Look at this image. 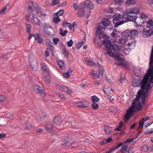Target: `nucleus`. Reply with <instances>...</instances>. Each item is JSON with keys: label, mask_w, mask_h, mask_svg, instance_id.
<instances>
[{"label": "nucleus", "mask_w": 153, "mask_h": 153, "mask_svg": "<svg viewBox=\"0 0 153 153\" xmlns=\"http://www.w3.org/2000/svg\"><path fill=\"white\" fill-rule=\"evenodd\" d=\"M145 77L146 75L144 76L142 80L137 78L133 79L132 80V84L134 86H140L142 88L141 89H140L137 93L138 96L137 99H138L142 95L143 96L142 99L144 100L146 94H148V91L150 87V84L147 78H145Z\"/></svg>", "instance_id": "nucleus-1"}, {"label": "nucleus", "mask_w": 153, "mask_h": 153, "mask_svg": "<svg viewBox=\"0 0 153 153\" xmlns=\"http://www.w3.org/2000/svg\"><path fill=\"white\" fill-rule=\"evenodd\" d=\"M105 48L107 53L110 56L113 57L116 59L115 63L116 65L125 66L126 64L123 62L124 57L122 54L117 51H121L125 55L128 54L129 48Z\"/></svg>", "instance_id": "nucleus-2"}, {"label": "nucleus", "mask_w": 153, "mask_h": 153, "mask_svg": "<svg viewBox=\"0 0 153 153\" xmlns=\"http://www.w3.org/2000/svg\"><path fill=\"white\" fill-rule=\"evenodd\" d=\"M148 94H146V96L144 99V100L143 102V100L142 99V96H141L138 99V94H137L136 98L134 100L133 102V105L131 106L133 108L135 111L136 110L140 111L142 108V106L144 105L145 103V102L146 97L147 96Z\"/></svg>", "instance_id": "nucleus-3"}, {"label": "nucleus", "mask_w": 153, "mask_h": 153, "mask_svg": "<svg viewBox=\"0 0 153 153\" xmlns=\"http://www.w3.org/2000/svg\"><path fill=\"white\" fill-rule=\"evenodd\" d=\"M149 69L146 75V77L145 78H147L150 84L153 83V63L151 64L149 63Z\"/></svg>", "instance_id": "nucleus-4"}, {"label": "nucleus", "mask_w": 153, "mask_h": 153, "mask_svg": "<svg viewBox=\"0 0 153 153\" xmlns=\"http://www.w3.org/2000/svg\"><path fill=\"white\" fill-rule=\"evenodd\" d=\"M103 27L101 26H99L97 29L96 36H99L100 39L102 38L104 39H108L110 38L109 36L106 33H103L102 31Z\"/></svg>", "instance_id": "nucleus-5"}, {"label": "nucleus", "mask_w": 153, "mask_h": 153, "mask_svg": "<svg viewBox=\"0 0 153 153\" xmlns=\"http://www.w3.org/2000/svg\"><path fill=\"white\" fill-rule=\"evenodd\" d=\"M102 43L105 48H115L117 47L116 44L115 43V41L111 42L110 40L104 39L102 41Z\"/></svg>", "instance_id": "nucleus-6"}, {"label": "nucleus", "mask_w": 153, "mask_h": 153, "mask_svg": "<svg viewBox=\"0 0 153 153\" xmlns=\"http://www.w3.org/2000/svg\"><path fill=\"white\" fill-rule=\"evenodd\" d=\"M34 91L38 95H40L42 97H45V93L43 91V88L42 87L35 85L33 87Z\"/></svg>", "instance_id": "nucleus-7"}, {"label": "nucleus", "mask_w": 153, "mask_h": 153, "mask_svg": "<svg viewBox=\"0 0 153 153\" xmlns=\"http://www.w3.org/2000/svg\"><path fill=\"white\" fill-rule=\"evenodd\" d=\"M29 57L30 66L33 69L36 70L37 67V62L36 58L32 55H29Z\"/></svg>", "instance_id": "nucleus-8"}, {"label": "nucleus", "mask_w": 153, "mask_h": 153, "mask_svg": "<svg viewBox=\"0 0 153 153\" xmlns=\"http://www.w3.org/2000/svg\"><path fill=\"white\" fill-rule=\"evenodd\" d=\"M125 33H126L128 37L132 39L136 37L138 34V31L136 30H126L124 31Z\"/></svg>", "instance_id": "nucleus-9"}, {"label": "nucleus", "mask_w": 153, "mask_h": 153, "mask_svg": "<svg viewBox=\"0 0 153 153\" xmlns=\"http://www.w3.org/2000/svg\"><path fill=\"white\" fill-rule=\"evenodd\" d=\"M104 72V69L102 68H100V69L98 70V74H97L96 72H95V71L93 69L91 70L90 74L92 75L93 78L95 79L99 78L100 75L102 77Z\"/></svg>", "instance_id": "nucleus-10"}, {"label": "nucleus", "mask_w": 153, "mask_h": 153, "mask_svg": "<svg viewBox=\"0 0 153 153\" xmlns=\"http://www.w3.org/2000/svg\"><path fill=\"white\" fill-rule=\"evenodd\" d=\"M58 89L65 92H66L70 95L72 94V91L71 89L63 85H58L57 86Z\"/></svg>", "instance_id": "nucleus-11"}, {"label": "nucleus", "mask_w": 153, "mask_h": 153, "mask_svg": "<svg viewBox=\"0 0 153 153\" xmlns=\"http://www.w3.org/2000/svg\"><path fill=\"white\" fill-rule=\"evenodd\" d=\"M136 112L131 106L128 109L126 110V113L124 115V119L126 120H128L133 114Z\"/></svg>", "instance_id": "nucleus-12"}, {"label": "nucleus", "mask_w": 153, "mask_h": 153, "mask_svg": "<svg viewBox=\"0 0 153 153\" xmlns=\"http://www.w3.org/2000/svg\"><path fill=\"white\" fill-rule=\"evenodd\" d=\"M121 15L120 14H116L113 17V23L114 25V27H117L118 26L122 25L123 21H120L117 22V21L120 20L121 18Z\"/></svg>", "instance_id": "nucleus-13"}, {"label": "nucleus", "mask_w": 153, "mask_h": 153, "mask_svg": "<svg viewBox=\"0 0 153 153\" xmlns=\"http://www.w3.org/2000/svg\"><path fill=\"white\" fill-rule=\"evenodd\" d=\"M31 16V18L33 19V22L36 25L39 26L41 25V23L40 20L37 17L34 18V15L33 13H29L25 15V17L28 19V18Z\"/></svg>", "instance_id": "nucleus-14"}, {"label": "nucleus", "mask_w": 153, "mask_h": 153, "mask_svg": "<svg viewBox=\"0 0 153 153\" xmlns=\"http://www.w3.org/2000/svg\"><path fill=\"white\" fill-rule=\"evenodd\" d=\"M152 34H153V27L148 30L145 29L143 32L142 36L145 38L148 37Z\"/></svg>", "instance_id": "nucleus-15"}, {"label": "nucleus", "mask_w": 153, "mask_h": 153, "mask_svg": "<svg viewBox=\"0 0 153 153\" xmlns=\"http://www.w3.org/2000/svg\"><path fill=\"white\" fill-rule=\"evenodd\" d=\"M122 37L118 40L119 43L124 44L127 41L128 39V36L124 31L121 33Z\"/></svg>", "instance_id": "nucleus-16"}, {"label": "nucleus", "mask_w": 153, "mask_h": 153, "mask_svg": "<svg viewBox=\"0 0 153 153\" xmlns=\"http://www.w3.org/2000/svg\"><path fill=\"white\" fill-rule=\"evenodd\" d=\"M41 68L42 71L46 73L47 75L48 76L49 74V68L47 64L44 62H41Z\"/></svg>", "instance_id": "nucleus-17"}, {"label": "nucleus", "mask_w": 153, "mask_h": 153, "mask_svg": "<svg viewBox=\"0 0 153 153\" xmlns=\"http://www.w3.org/2000/svg\"><path fill=\"white\" fill-rule=\"evenodd\" d=\"M101 24L103 26V27L106 28L107 27L110 26L111 22L109 19L103 18L102 20Z\"/></svg>", "instance_id": "nucleus-18"}, {"label": "nucleus", "mask_w": 153, "mask_h": 153, "mask_svg": "<svg viewBox=\"0 0 153 153\" xmlns=\"http://www.w3.org/2000/svg\"><path fill=\"white\" fill-rule=\"evenodd\" d=\"M61 145L65 149H67L70 147V143L66 139H63L61 141Z\"/></svg>", "instance_id": "nucleus-19"}, {"label": "nucleus", "mask_w": 153, "mask_h": 153, "mask_svg": "<svg viewBox=\"0 0 153 153\" xmlns=\"http://www.w3.org/2000/svg\"><path fill=\"white\" fill-rule=\"evenodd\" d=\"M62 119L60 116H56L53 119V123L56 126L60 125L62 123Z\"/></svg>", "instance_id": "nucleus-20"}, {"label": "nucleus", "mask_w": 153, "mask_h": 153, "mask_svg": "<svg viewBox=\"0 0 153 153\" xmlns=\"http://www.w3.org/2000/svg\"><path fill=\"white\" fill-rule=\"evenodd\" d=\"M84 7H85L91 10L94 8V5L91 1L89 0H87L84 4Z\"/></svg>", "instance_id": "nucleus-21"}, {"label": "nucleus", "mask_w": 153, "mask_h": 153, "mask_svg": "<svg viewBox=\"0 0 153 153\" xmlns=\"http://www.w3.org/2000/svg\"><path fill=\"white\" fill-rule=\"evenodd\" d=\"M134 72L135 75L139 77H142L143 73L141 71V70L138 68H134Z\"/></svg>", "instance_id": "nucleus-22"}, {"label": "nucleus", "mask_w": 153, "mask_h": 153, "mask_svg": "<svg viewBox=\"0 0 153 153\" xmlns=\"http://www.w3.org/2000/svg\"><path fill=\"white\" fill-rule=\"evenodd\" d=\"M128 11L130 14H137L140 12L139 9L137 7H134L128 10Z\"/></svg>", "instance_id": "nucleus-23"}, {"label": "nucleus", "mask_w": 153, "mask_h": 153, "mask_svg": "<svg viewBox=\"0 0 153 153\" xmlns=\"http://www.w3.org/2000/svg\"><path fill=\"white\" fill-rule=\"evenodd\" d=\"M134 25L135 27L137 28L138 31L140 32H143L145 29L144 27L141 25L140 24H138L137 22H135Z\"/></svg>", "instance_id": "nucleus-24"}, {"label": "nucleus", "mask_w": 153, "mask_h": 153, "mask_svg": "<svg viewBox=\"0 0 153 153\" xmlns=\"http://www.w3.org/2000/svg\"><path fill=\"white\" fill-rule=\"evenodd\" d=\"M34 8V6L33 5V2L32 1H29L28 3V10H29V13H32L33 11V8Z\"/></svg>", "instance_id": "nucleus-25"}, {"label": "nucleus", "mask_w": 153, "mask_h": 153, "mask_svg": "<svg viewBox=\"0 0 153 153\" xmlns=\"http://www.w3.org/2000/svg\"><path fill=\"white\" fill-rule=\"evenodd\" d=\"M42 27L43 29L44 32L47 34H49V32L48 31V28H52L50 26H49L46 23L43 24L42 25Z\"/></svg>", "instance_id": "nucleus-26"}, {"label": "nucleus", "mask_w": 153, "mask_h": 153, "mask_svg": "<svg viewBox=\"0 0 153 153\" xmlns=\"http://www.w3.org/2000/svg\"><path fill=\"white\" fill-rule=\"evenodd\" d=\"M130 15V14L128 12V10H127L123 13L122 17L123 20L124 21H128Z\"/></svg>", "instance_id": "nucleus-27"}, {"label": "nucleus", "mask_w": 153, "mask_h": 153, "mask_svg": "<svg viewBox=\"0 0 153 153\" xmlns=\"http://www.w3.org/2000/svg\"><path fill=\"white\" fill-rule=\"evenodd\" d=\"M84 62L88 65L93 66L95 65V62L87 57L84 58Z\"/></svg>", "instance_id": "nucleus-28"}, {"label": "nucleus", "mask_w": 153, "mask_h": 153, "mask_svg": "<svg viewBox=\"0 0 153 153\" xmlns=\"http://www.w3.org/2000/svg\"><path fill=\"white\" fill-rule=\"evenodd\" d=\"M123 144L121 143H119L117 145L111 149L107 152H106V153H111L112 152L114 151L117 149L121 147Z\"/></svg>", "instance_id": "nucleus-29"}, {"label": "nucleus", "mask_w": 153, "mask_h": 153, "mask_svg": "<svg viewBox=\"0 0 153 153\" xmlns=\"http://www.w3.org/2000/svg\"><path fill=\"white\" fill-rule=\"evenodd\" d=\"M140 17L142 19V21H141L143 24H144L146 22V21L148 19V16L143 13H141L140 14Z\"/></svg>", "instance_id": "nucleus-30"}, {"label": "nucleus", "mask_w": 153, "mask_h": 153, "mask_svg": "<svg viewBox=\"0 0 153 153\" xmlns=\"http://www.w3.org/2000/svg\"><path fill=\"white\" fill-rule=\"evenodd\" d=\"M120 33V32L117 31L114 29L113 30V32L111 34V36L114 38L118 36V35Z\"/></svg>", "instance_id": "nucleus-31"}, {"label": "nucleus", "mask_w": 153, "mask_h": 153, "mask_svg": "<svg viewBox=\"0 0 153 153\" xmlns=\"http://www.w3.org/2000/svg\"><path fill=\"white\" fill-rule=\"evenodd\" d=\"M40 34H34V39L35 40H37V42L39 43H41L42 42V39L40 37Z\"/></svg>", "instance_id": "nucleus-32"}, {"label": "nucleus", "mask_w": 153, "mask_h": 153, "mask_svg": "<svg viewBox=\"0 0 153 153\" xmlns=\"http://www.w3.org/2000/svg\"><path fill=\"white\" fill-rule=\"evenodd\" d=\"M86 41V39L85 37L83 39L81 42H78L76 45V48H80Z\"/></svg>", "instance_id": "nucleus-33"}, {"label": "nucleus", "mask_w": 153, "mask_h": 153, "mask_svg": "<svg viewBox=\"0 0 153 153\" xmlns=\"http://www.w3.org/2000/svg\"><path fill=\"white\" fill-rule=\"evenodd\" d=\"M104 130L105 133L107 134H109L111 131V127L107 126L104 127Z\"/></svg>", "instance_id": "nucleus-34"}, {"label": "nucleus", "mask_w": 153, "mask_h": 153, "mask_svg": "<svg viewBox=\"0 0 153 153\" xmlns=\"http://www.w3.org/2000/svg\"><path fill=\"white\" fill-rule=\"evenodd\" d=\"M36 13L37 15L39 17L42 16V11L41 8L39 7H36Z\"/></svg>", "instance_id": "nucleus-35"}, {"label": "nucleus", "mask_w": 153, "mask_h": 153, "mask_svg": "<svg viewBox=\"0 0 153 153\" xmlns=\"http://www.w3.org/2000/svg\"><path fill=\"white\" fill-rule=\"evenodd\" d=\"M58 64L59 66L61 69H64L65 68V66L64 64V61L62 60H58Z\"/></svg>", "instance_id": "nucleus-36"}, {"label": "nucleus", "mask_w": 153, "mask_h": 153, "mask_svg": "<svg viewBox=\"0 0 153 153\" xmlns=\"http://www.w3.org/2000/svg\"><path fill=\"white\" fill-rule=\"evenodd\" d=\"M45 128L49 132H51L53 129V126L50 123L48 124L45 127Z\"/></svg>", "instance_id": "nucleus-37"}, {"label": "nucleus", "mask_w": 153, "mask_h": 153, "mask_svg": "<svg viewBox=\"0 0 153 153\" xmlns=\"http://www.w3.org/2000/svg\"><path fill=\"white\" fill-rule=\"evenodd\" d=\"M137 18V16H131L130 15L128 21L133 22L135 23V22H136V21Z\"/></svg>", "instance_id": "nucleus-38"}, {"label": "nucleus", "mask_w": 153, "mask_h": 153, "mask_svg": "<svg viewBox=\"0 0 153 153\" xmlns=\"http://www.w3.org/2000/svg\"><path fill=\"white\" fill-rule=\"evenodd\" d=\"M153 26V20L150 19L146 22V27L147 28H149Z\"/></svg>", "instance_id": "nucleus-39"}, {"label": "nucleus", "mask_w": 153, "mask_h": 153, "mask_svg": "<svg viewBox=\"0 0 153 153\" xmlns=\"http://www.w3.org/2000/svg\"><path fill=\"white\" fill-rule=\"evenodd\" d=\"M136 3L135 0H127L125 2L126 4L128 5H133Z\"/></svg>", "instance_id": "nucleus-40"}, {"label": "nucleus", "mask_w": 153, "mask_h": 153, "mask_svg": "<svg viewBox=\"0 0 153 153\" xmlns=\"http://www.w3.org/2000/svg\"><path fill=\"white\" fill-rule=\"evenodd\" d=\"M64 12L63 10H61L56 13H54L53 14V16H57L59 17L60 16L62 15Z\"/></svg>", "instance_id": "nucleus-41"}, {"label": "nucleus", "mask_w": 153, "mask_h": 153, "mask_svg": "<svg viewBox=\"0 0 153 153\" xmlns=\"http://www.w3.org/2000/svg\"><path fill=\"white\" fill-rule=\"evenodd\" d=\"M91 100L93 102H96L99 101V98L95 95H94L91 97Z\"/></svg>", "instance_id": "nucleus-42"}, {"label": "nucleus", "mask_w": 153, "mask_h": 153, "mask_svg": "<svg viewBox=\"0 0 153 153\" xmlns=\"http://www.w3.org/2000/svg\"><path fill=\"white\" fill-rule=\"evenodd\" d=\"M60 21V19L57 16H53V21L55 24H58Z\"/></svg>", "instance_id": "nucleus-43"}, {"label": "nucleus", "mask_w": 153, "mask_h": 153, "mask_svg": "<svg viewBox=\"0 0 153 153\" xmlns=\"http://www.w3.org/2000/svg\"><path fill=\"white\" fill-rule=\"evenodd\" d=\"M79 144L78 142L75 141L73 142L72 143H70V146L72 148L76 147L79 145Z\"/></svg>", "instance_id": "nucleus-44"}, {"label": "nucleus", "mask_w": 153, "mask_h": 153, "mask_svg": "<svg viewBox=\"0 0 153 153\" xmlns=\"http://www.w3.org/2000/svg\"><path fill=\"white\" fill-rule=\"evenodd\" d=\"M127 148V146L126 145L123 146L121 148L120 152L121 153H125Z\"/></svg>", "instance_id": "nucleus-45"}, {"label": "nucleus", "mask_w": 153, "mask_h": 153, "mask_svg": "<svg viewBox=\"0 0 153 153\" xmlns=\"http://www.w3.org/2000/svg\"><path fill=\"white\" fill-rule=\"evenodd\" d=\"M124 0H114V3L116 5H121L123 2Z\"/></svg>", "instance_id": "nucleus-46"}, {"label": "nucleus", "mask_w": 153, "mask_h": 153, "mask_svg": "<svg viewBox=\"0 0 153 153\" xmlns=\"http://www.w3.org/2000/svg\"><path fill=\"white\" fill-rule=\"evenodd\" d=\"M60 33L59 34L62 36H65L66 34L68 33V31L67 30H65L63 31H62V29H59Z\"/></svg>", "instance_id": "nucleus-47"}, {"label": "nucleus", "mask_w": 153, "mask_h": 153, "mask_svg": "<svg viewBox=\"0 0 153 153\" xmlns=\"http://www.w3.org/2000/svg\"><path fill=\"white\" fill-rule=\"evenodd\" d=\"M91 107L93 109L96 110L98 108L99 105L95 102H93L91 105Z\"/></svg>", "instance_id": "nucleus-48"}, {"label": "nucleus", "mask_w": 153, "mask_h": 153, "mask_svg": "<svg viewBox=\"0 0 153 153\" xmlns=\"http://www.w3.org/2000/svg\"><path fill=\"white\" fill-rule=\"evenodd\" d=\"M149 149V147L147 145H144L142 146L141 150L143 152H146Z\"/></svg>", "instance_id": "nucleus-49"}, {"label": "nucleus", "mask_w": 153, "mask_h": 153, "mask_svg": "<svg viewBox=\"0 0 153 153\" xmlns=\"http://www.w3.org/2000/svg\"><path fill=\"white\" fill-rule=\"evenodd\" d=\"M26 29L27 32L30 34L31 29V26L29 24L26 25Z\"/></svg>", "instance_id": "nucleus-50"}, {"label": "nucleus", "mask_w": 153, "mask_h": 153, "mask_svg": "<svg viewBox=\"0 0 153 153\" xmlns=\"http://www.w3.org/2000/svg\"><path fill=\"white\" fill-rule=\"evenodd\" d=\"M149 63L150 64H151L152 63H153V48H152V49Z\"/></svg>", "instance_id": "nucleus-51"}, {"label": "nucleus", "mask_w": 153, "mask_h": 153, "mask_svg": "<svg viewBox=\"0 0 153 153\" xmlns=\"http://www.w3.org/2000/svg\"><path fill=\"white\" fill-rule=\"evenodd\" d=\"M85 14V12L83 10L82 11H79L77 14V16L79 17H83Z\"/></svg>", "instance_id": "nucleus-52"}, {"label": "nucleus", "mask_w": 153, "mask_h": 153, "mask_svg": "<svg viewBox=\"0 0 153 153\" xmlns=\"http://www.w3.org/2000/svg\"><path fill=\"white\" fill-rule=\"evenodd\" d=\"M45 42L46 44L48 45L49 46L52 47V43L49 39H47L45 40Z\"/></svg>", "instance_id": "nucleus-53"}, {"label": "nucleus", "mask_w": 153, "mask_h": 153, "mask_svg": "<svg viewBox=\"0 0 153 153\" xmlns=\"http://www.w3.org/2000/svg\"><path fill=\"white\" fill-rule=\"evenodd\" d=\"M9 57L7 56V55H2L1 57H0V60H6Z\"/></svg>", "instance_id": "nucleus-54"}, {"label": "nucleus", "mask_w": 153, "mask_h": 153, "mask_svg": "<svg viewBox=\"0 0 153 153\" xmlns=\"http://www.w3.org/2000/svg\"><path fill=\"white\" fill-rule=\"evenodd\" d=\"M71 74V71L68 72L67 73H63L62 74L63 76L65 78H67L69 77L70 75Z\"/></svg>", "instance_id": "nucleus-55"}, {"label": "nucleus", "mask_w": 153, "mask_h": 153, "mask_svg": "<svg viewBox=\"0 0 153 153\" xmlns=\"http://www.w3.org/2000/svg\"><path fill=\"white\" fill-rule=\"evenodd\" d=\"M59 39L57 38H54L53 39V44L55 45H56L59 42Z\"/></svg>", "instance_id": "nucleus-56"}, {"label": "nucleus", "mask_w": 153, "mask_h": 153, "mask_svg": "<svg viewBox=\"0 0 153 153\" xmlns=\"http://www.w3.org/2000/svg\"><path fill=\"white\" fill-rule=\"evenodd\" d=\"M136 43V42L135 41H134L133 42H129L128 44V45L129 46L131 45V47H135V45Z\"/></svg>", "instance_id": "nucleus-57"}, {"label": "nucleus", "mask_w": 153, "mask_h": 153, "mask_svg": "<svg viewBox=\"0 0 153 153\" xmlns=\"http://www.w3.org/2000/svg\"><path fill=\"white\" fill-rule=\"evenodd\" d=\"M57 96L59 97L60 99H61L63 100L65 99V98L64 97L63 94L62 93H58L56 94Z\"/></svg>", "instance_id": "nucleus-58"}, {"label": "nucleus", "mask_w": 153, "mask_h": 153, "mask_svg": "<svg viewBox=\"0 0 153 153\" xmlns=\"http://www.w3.org/2000/svg\"><path fill=\"white\" fill-rule=\"evenodd\" d=\"M9 6V4L7 5L5 7L0 10V15H2L4 14V11L6 9V7Z\"/></svg>", "instance_id": "nucleus-59"}, {"label": "nucleus", "mask_w": 153, "mask_h": 153, "mask_svg": "<svg viewBox=\"0 0 153 153\" xmlns=\"http://www.w3.org/2000/svg\"><path fill=\"white\" fill-rule=\"evenodd\" d=\"M105 12L107 13H111L113 12V9L111 8H109L106 9L105 10Z\"/></svg>", "instance_id": "nucleus-60"}, {"label": "nucleus", "mask_w": 153, "mask_h": 153, "mask_svg": "<svg viewBox=\"0 0 153 153\" xmlns=\"http://www.w3.org/2000/svg\"><path fill=\"white\" fill-rule=\"evenodd\" d=\"M71 24L70 23H68L67 22V21H65L64 22H63L62 23V25L63 26L65 27H68L69 25H70Z\"/></svg>", "instance_id": "nucleus-61"}, {"label": "nucleus", "mask_w": 153, "mask_h": 153, "mask_svg": "<svg viewBox=\"0 0 153 153\" xmlns=\"http://www.w3.org/2000/svg\"><path fill=\"white\" fill-rule=\"evenodd\" d=\"M134 138H128V139H127V140L124 143H123V145L124 143H130V142H132L134 140ZM122 143V142H121Z\"/></svg>", "instance_id": "nucleus-62"}, {"label": "nucleus", "mask_w": 153, "mask_h": 153, "mask_svg": "<svg viewBox=\"0 0 153 153\" xmlns=\"http://www.w3.org/2000/svg\"><path fill=\"white\" fill-rule=\"evenodd\" d=\"M60 2L59 0H52V5H55L59 3Z\"/></svg>", "instance_id": "nucleus-63"}, {"label": "nucleus", "mask_w": 153, "mask_h": 153, "mask_svg": "<svg viewBox=\"0 0 153 153\" xmlns=\"http://www.w3.org/2000/svg\"><path fill=\"white\" fill-rule=\"evenodd\" d=\"M67 43L68 45V46L70 47L72 46L73 44V41L72 39H71L69 41L67 42Z\"/></svg>", "instance_id": "nucleus-64"}]
</instances>
